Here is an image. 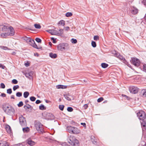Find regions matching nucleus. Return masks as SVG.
<instances>
[{
    "instance_id": "nucleus-1",
    "label": "nucleus",
    "mask_w": 146,
    "mask_h": 146,
    "mask_svg": "<svg viewBox=\"0 0 146 146\" xmlns=\"http://www.w3.org/2000/svg\"><path fill=\"white\" fill-rule=\"evenodd\" d=\"M137 116L139 117V119L141 121V125L143 126L145 129H146V124L145 123L143 124V122H144V119L145 117V114L144 111H140L138 112L137 114Z\"/></svg>"
},
{
    "instance_id": "nucleus-36",
    "label": "nucleus",
    "mask_w": 146,
    "mask_h": 146,
    "mask_svg": "<svg viewBox=\"0 0 146 146\" xmlns=\"http://www.w3.org/2000/svg\"><path fill=\"white\" fill-rule=\"evenodd\" d=\"M64 106L63 105H60L59 106V109L61 111H63L64 108Z\"/></svg>"
},
{
    "instance_id": "nucleus-19",
    "label": "nucleus",
    "mask_w": 146,
    "mask_h": 146,
    "mask_svg": "<svg viewBox=\"0 0 146 146\" xmlns=\"http://www.w3.org/2000/svg\"><path fill=\"white\" fill-rule=\"evenodd\" d=\"M23 130L24 133H28L30 129L28 127H23Z\"/></svg>"
},
{
    "instance_id": "nucleus-7",
    "label": "nucleus",
    "mask_w": 146,
    "mask_h": 146,
    "mask_svg": "<svg viewBox=\"0 0 146 146\" xmlns=\"http://www.w3.org/2000/svg\"><path fill=\"white\" fill-rule=\"evenodd\" d=\"M27 41V43H29L32 46L36 49H41L42 48L41 46L38 47L35 44L34 40L30 38H28Z\"/></svg>"
},
{
    "instance_id": "nucleus-51",
    "label": "nucleus",
    "mask_w": 146,
    "mask_h": 146,
    "mask_svg": "<svg viewBox=\"0 0 146 146\" xmlns=\"http://www.w3.org/2000/svg\"><path fill=\"white\" fill-rule=\"evenodd\" d=\"M99 36H95L94 37V40H97L99 39Z\"/></svg>"
},
{
    "instance_id": "nucleus-14",
    "label": "nucleus",
    "mask_w": 146,
    "mask_h": 146,
    "mask_svg": "<svg viewBox=\"0 0 146 146\" xmlns=\"http://www.w3.org/2000/svg\"><path fill=\"white\" fill-rule=\"evenodd\" d=\"M27 143L31 146H33L35 144V143L30 139H28L27 140Z\"/></svg>"
},
{
    "instance_id": "nucleus-9",
    "label": "nucleus",
    "mask_w": 146,
    "mask_h": 146,
    "mask_svg": "<svg viewBox=\"0 0 146 146\" xmlns=\"http://www.w3.org/2000/svg\"><path fill=\"white\" fill-rule=\"evenodd\" d=\"M131 62L133 65L136 67H137L140 65V62L139 60L136 58H132Z\"/></svg>"
},
{
    "instance_id": "nucleus-41",
    "label": "nucleus",
    "mask_w": 146,
    "mask_h": 146,
    "mask_svg": "<svg viewBox=\"0 0 146 146\" xmlns=\"http://www.w3.org/2000/svg\"><path fill=\"white\" fill-rule=\"evenodd\" d=\"M35 40L38 43H40L41 42V40L39 38H36L35 39Z\"/></svg>"
},
{
    "instance_id": "nucleus-21",
    "label": "nucleus",
    "mask_w": 146,
    "mask_h": 146,
    "mask_svg": "<svg viewBox=\"0 0 146 146\" xmlns=\"http://www.w3.org/2000/svg\"><path fill=\"white\" fill-rule=\"evenodd\" d=\"M39 108L40 110H45L46 109V107L42 104H41V105L39 106Z\"/></svg>"
},
{
    "instance_id": "nucleus-63",
    "label": "nucleus",
    "mask_w": 146,
    "mask_h": 146,
    "mask_svg": "<svg viewBox=\"0 0 146 146\" xmlns=\"http://www.w3.org/2000/svg\"><path fill=\"white\" fill-rule=\"evenodd\" d=\"M119 58L120 59L122 60L123 61V58H124V57H123V56H120Z\"/></svg>"
},
{
    "instance_id": "nucleus-11",
    "label": "nucleus",
    "mask_w": 146,
    "mask_h": 146,
    "mask_svg": "<svg viewBox=\"0 0 146 146\" xmlns=\"http://www.w3.org/2000/svg\"><path fill=\"white\" fill-rule=\"evenodd\" d=\"M130 11L131 13L134 15L137 14L138 13L137 9L134 7H131Z\"/></svg>"
},
{
    "instance_id": "nucleus-46",
    "label": "nucleus",
    "mask_w": 146,
    "mask_h": 146,
    "mask_svg": "<svg viewBox=\"0 0 146 146\" xmlns=\"http://www.w3.org/2000/svg\"><path fill=\"white\" fill-rule=\"evenodd\" d=\"M12 92V90L11 88H9L7 90V93L8 94H10Z\"/></svg>"
},
{
    "instance_id": "nucleus-55",
    "label": "nucleus",
    "mask_w": 146,
    "mask_h": 146,
    "mask_svg": "<svg viewBox=\"0 0 146 146\" xmlns=\"http://www.w3.org/2000/svg\"><path fill=\"white\" fill-rule=\"evenodd\" d=\"M5 67V66L2 65L1 64H0V68H1L3 69H4Z\"/></svg>"
},
{
    "instance_id": "nucleus-38",
    "label": "nucleus",
    "mask_w": 146,
    "mask_h": 146,
    "mask_svg": "<svg viewBox=\"0 0 146 146\" xmlns=\"http://www.w3.org/2000/svg\"><path fill=\"white\" fill-rule=\"evenodd\" d=\"M19 88V86L18 85L15 86H13V89L14 91H15L17 89H18Z\"/></svg>"
},
{
    "instance_id": "nucleus-53",
    "label": "nucleus",
    "mask_w": 146,
    "mask_h": 146,
    "mask_svg": "<svg viewBox=\"0 0 146 146\" xmlns=\"http://www.w3.org/2000/svg\"><path fill=\"white\" fill-rule=\"evenodd\" d=\"M88 107V106L87 104H85L83 106V107L85 109H86Z\"/></svg>"
},
{
    "instance_id": "nucleus-17",
    "label": "nucleus",
    "mask_w": 146,
    "mask_h": 146,
    "mask_svg": "<svg viewBox=\"0 0 146 146\" xmlns=\"http://www.w3.org/2000/svg\"><path fill=\"white\" fill-rule=\"evenodd\" d=\"M9 36V33H3L1 34V36L3 38H6L8 36Z\"/></svg>"
},
{
    "instance_id": "nucleus-37",
    "label": "nucleus",
    "mask_w": 146,
    "mask_h": 146,
    "mask_svg": "<svg viewBox=\"0 0 146 146\" xmlns=\"http://www.w3.org/2000/svg\"><path fill=\"white\" fill-rule=\"evenodd\" d=\"M64 87V86H63L62 85H59L57 86L56 87L58 89H63L64 88H63Z\"/></svg>"
},
{
    "instance_id": "nucleus-44",
    "label": "nucleus",
    "mask_w": 146,
    "mask_h": 146,
    "mask_svg": "<svg viewBox=\"0 0 146 146\" xmlns=\"http://www.w3.org/2000/svg\"><path fill=\"white\" fill-rule=\"evenodd\" d=\"M71 41L72 43H74V44L76 43L77 42V40L76 39H74V38H72L71 40Z\"/></svg>"
},
{
    "instance_id": "nucleus-60",
    "label": "nucleus",
    "mask_w": 146,
    "mask_h": 146,
    "mask_svg": "<svg viewBox=\"0 0 146 146\" xmlns=\"http://www.w3.org/2000/svg\"><path fill=\"white\" fill-rule=\"evenodd\" d=\"M48 116H50L52 117V118H53V115L52 114L50 113H48Z\"/></svg>"
},
{
    "instance_id": "nucleus-8",
    "label": "nucleus",
    "mask_w": 146,
    "mask_h": 146,
    "mask_svg": "<svg viewBox=\"0 0 146 146\" xmlns=\"http://www.w3.org/2000/svg\"><path fill=\"white\" fill-rule=\"evenodd\" d=\"M20 125L22 127H25L27 125L26 119L22 115L20 116L19 118Z\"/></svg>"
},
{
    "instance_id": "nucleus-57",
    "label": "nucleus",
    "mask_w": 146,
    "mask_h": 146,
    "mask_svg": "<svg viewBox=\"0 0 146 146\" xmlns=\"http://www.w3.org/2000/svg\"><path fill=\"white\" fill-rule=\"evenodd\" d=\"M0 96L2 97H5L6 96V94H5V93H3L1 94Z\"/></svg>"
},
{
    "instance_id": "nucleus-43",
    "label": "nucleus",
    "mask_w": 146,
    "mask_h": 146,
    "mask_svg": "<svg viewBox=\"0 0 146 146\" xmlns=\"http://www.w3.org/2000/svg\"><path fill=\"white\" fill-rule=\"evenodd\" d=\"M18 106L19 107H21L23 105V102L21 101L19 102V103L17 104Z\"/></svg>"
},
{
    "instance_id": "nucleus-6",
    "label": "nucleus",
    "mask_w": 146,
    "mask_h": 146,
    "mask_svg": "<svg viewBox=\"0 0 146 146\" xmlns=\"http://www.w3.org/2000/svg\"><path fill=\"white\" fill-rule=\"evenodd\" d=\"M35 125L36 129L39 133H42L43 131L42 125L40 122L38 121H36L35 122Z\"/></svg>"
},
{
    "instance_id": "nucleus-3",
    "label": "nucleus",
    "mask_w": 146,
    "mask_h": 146,
    "mask_svg": "<svg viewBox=\"0 0 146 146\" xmlns=\"http://www.w3.org/2000/svg\"><path fill=\"white\" fill-rule=\"evenodd\" d=\"M67 140L68 143L72 145L78 146L79 145V141L73 136H70L68 137Z\"/></svg>"
},
{
    "instance_id": "nucleus-25",
    "label": "nucleus",
    "mask_w": 146,
    "mask_h": 146,
    "mask_svg": "<svg viewBox=\"0 0 146 146\" xmlns=\"http://www.w3.org/2000/svg\"><path fill=\"white\" fill-rule=\"evenodd\" d=\"M102 67L103 68H106L108 67V64H107L105 63H103L101 64Z\"/></svg>"
},
{
    "instance_id": "nucleus-5",
    "label": "nucleus",
    "mask_w": 146,
    "mask_h": 146,
    "mask_svg": "<svg viewBox=\"0 0 146 146\" xmlns=\"http://www.w3.org/2000/svg\"><path fill=\"white\" fill-rule=\"evenodd\" d=\"M69 48V44L66 43L60 44L57 46L58 49L61 51H64L65 50H67Z\"/></svg>"
},
{
    "instance_id": "nucleus-30",
    "label": "nucleus",
    "mask_w": 146,
    "mask_h": 146,
    "mask_svg": "<svg viewBox=\"0 0 146 146\" xmlns=\"http://www.w3.org/2000/svg\"><path fill=\"white\" fill-rule=\"evenodd\" d=\"M63 29H60L59 30V31H58V35H62L63 33Z\"/></svg>"
},
{
    "instance_id": "nucleus-40",
    "label": "nucleus",
    "mask_w": 146,
    "mask_h": 146,
    "mask_svg": "<svg viewBox=\"0 0 146 146\" xmlns=\"http://www.w3.org/2000/svg\"><path fill=\"white\" fill-rule=\"evenodd\" d=\"M67 110L68 111L72 112L73 110V109L71 107H68L67 108Z\"/></svg>"
},
{
    "instance_id": "nucleus-18",
    "label": "nucleus",
    "mask_w": 146,
    "mask_h": 146,
    "mask_svg": "<svg viewBox=\"0 0 146 146\" xmlns=\"http://www.w3.org/2000/svg\"><path fill=\"white\" fill-rule=\"evenodd\" d=\"M49 56L52 58H55L57 57V55L56 54H53L52 53H50L49 54Z\"/></svg>"
},
{
    "instance_id": "nucleus-58",
    "label": "nucleus",
    "mask_w": 146,
    "mask_h": 146,
    "mask_svg": "<svg viewBox=\"0 0 146 146\" xmlns=\"http://www.w3.org/2000/svg\"><path fill=\"white\" fill-rule=\"evenodd\" d=\"M51 39L53 40V43H55L56 42V41L55 39L54 38H53V37Z\"/></svg>"
},
{
    "instance_id": "nucleus-39",
    "label": "nucleus",
    "mask_w": 146,
    "mask_h": 146,
    "mask_svg": "<svg viewBox=\"0 0 146 146\" xmlns=\"http://www.w3.org/2000/svg\"><path fill=\"white\" fill-rule=\"evenodd\" d=\"M0 47L3 49V50H9L10 49H9L8 48H7V47H6V46H0Z\"/></svg>"
},
{
    "instance_id": "nucleus-24",
    "label": "nucleus",
    "mask_w": 146,
    "mask_h": 146,
    "mask_svg": "<svg viewBox=\"0 0 146 146\" xmlns=\"http://www.w3.org/2000/svg\"><path fill=\"white\" fill-rule=\"evenodd\" d=\"M29 93L28 92H25L24 93L23 96L25 98H27L29 95Z\"/></svg>"
},
{
    "instance_id": "nucleus-45",
    "label": "nucleus",
    "mask_w": 146,
    "mask_h": 146,
    "mask_svg": "<svg viewBox=\"0 0 146 146\" xmlns=\"http://www.w3.org/2000/svg\"><path fill=\"white\" fill-rule=\"evenodd\" d=\"M58 31L54 30L53 35H58Z\"/></svg>"
},
{
    "instance_id": "nucleus-47",
    "label": "nucleus",
    "mask_w": 146,
    "mask_h": 146,
    "mask_svg": "<svg viewBox=\"0 0 146 146\" xmlns=\"http://www.w3.org/2000/svg\"><path fill=\"white\" fill-rule=\"evenodd\" d=\"M104 100V98L102 97H100L98 98L97 100V101L98 102H100Z\"/></svg>"
},
{
    "instance_id": "nucleus-31",
    "label": "nucleus",
    "mask_w": 146,
    "mask_h": 146,
    "mask_svg": "<svg viewBox=\"0 0 146 146\" xmlns=\"http://www.w3.org/2000/svg\"><path fill=\"white\" fill-rule=\"evenodd\" d=\"M72 15V13L71 12H68L66 14V17H70Z\"/></svg>"
},
{
    "instance_id": "nucleus-64",
    "label": "nucleus",
    "mask_w": 146,
    "mask_h": 146,
    "mask_svg": "<svg viewBox=\"0 0 146 146\" xmlns=\"http://www.w3.org/2000/svg\"><path fill=\"white\" fill-rule=\"evenodd\" d=\"M11 99H15L14 96V95H11Z\"/></svg>"
},
{
    "instance_id": "nucleus-32",
    "label": "nucleus",
    "mask_w": 146,
    "mask_h": 146,
    "mask_svg": "<svg viewBox=\"0 0 146 146\" xmlns=\"http://www.w3.org/2000/svg\"><path fill=\"white\" fill-rule=\"evenodd\" d=\"M22 93L21 92H18L16 94V96L18 97H20L22 96Z\"/></svg>"
},
{
    "instance_id": "nucleus-34",
    "label": "nucleus",
    "mask_w": 146,
    "mask_h": 146,
    "mask_svg": "<svg viewBox=\"0 0 146 146\" xmlns=\"http://www.w3.org/2000/svg\"><path fill=\"white\" fill-rule=\"evenodd\" d=\"M30 100L32 102L35 101L36 99V98L34 96H31L30 98Z\"/></svg>"
},
{
    "instance_id": "nucleus-26",
    "label": "nucleus",
    "mask_w": 146,
    "mask_h": 146,
    "mask_svg": "<svg viewBox=\"0 0 146 146\" xmlns=\"http://www.w3.org/2000/svg\"><path fill=\"white\" fill-rule=\"evenodd\" d=\"M123 58V62L125 64L127 65L129 67H130L129 66H130L128 62L126 61V60L125 59V58Z\"/></svg>"
},
{
    "instance_id": "nucleus-61",
    "label": "nucleus",
    "mask_w": 146,
    "mask_h": 146,
    "mask_svg": "<svg viewBox=\"0 0 146 146\" xmlns=\"http://www.w3.org/2000/svg\"><path fill=\"white\" fill-rule=\"evenodd\" d=\"M81 124L83 125L84 127H85L86 126V123H81Z\"/></svg>"
},
{
    "instance_id": "nucleus-16",
    "label": "nucleus",
    "mask_w": 146,
    "mask_h": 146,
    "mask_svg": "<svg viewBox=\"0 0 146 146\" xmlns=\"http://www.w3.org/2000/svg\"><path fill=\"white\" fill-rule=\"evenodd\" d=\"M91 140L94 144L95 145L97 144V139L94 136H92L91 137Z\"/></svg>"
},
{
    "instance_id": "nucleus-52",
    "label": "nucleus",
    "mask_w": 146,
    "mask_h": 146,
    "mask_svg": "<svg viewBox=\"0 0 146 146\" xmlns=\"http://www.w3.org/2000/svg\"><path fill=\"white\" fill-rule=\"evenodd\" d=\"M142 3L143 5L146 7V0H143Z\"/></svg>"
},
{
    "instance_id": "nucleus-54",
    "label": "nucleus",
    "mask_w": 146,
    "mask_h": 146,
    "mask_svg": "<svg viewBox=\"0 0 146 146\" xmlns=\"http://www.w3.org/2000/svg\"><path fill=\"white\" fill-rule=\"evenodd\" d=\"M23 145L21 143H18L17 144H15L14 146H23Z\"/></svg>"
},
{
    "instance_id": "nucleus-22",
    "label": "nucleus",
    "mask_w": 146,
    "mask_h": 146,
    "mask_svg": "<svg viewBox=\"0 0 146 146\" xmlns=\"http://www.w3.org/2000/svg\"><path fill=\"white\" fill-rule=\"evenodd\" d=\"M61 25L63 26H64L65 25V22L63 20H62L59 22L58 23V25Z\"/></svg>"
},
{
    "instance_id": "nucleus-15",
    "label": "nucleus",
    "mask_w": 146,
    "mask_h": 146,
    "mask_svg": "<svg viewBox=\"0 0 146 146\" xmlns=\"http://www.w3.org/2000/svg\"><path fill=\"white\" fill-rule=\"evenodd\" d=\"M64 96L65 98L69 101H71L72 100H73L74 99L70 95H67L66 94V95H64Z\"/></svg>"
},
{
    "instance_id": "nucleus-23",
    "label": "nucleus",
    "mask_w": 146,
    "mask_h": 146,
    "mask_svg": "<svg viewBox=\"0 0 146 146\" xmlns=\"http://www.w3.org/2000/svg\"><path fill=\"white\" fill-rule=\"evenodd\" d=\"M9 28V27L7 26L4 25L2 28L3 31H7V30Z\"/></svg>"
},
{
    "instance_id": "nucleus-10",
    "label": "nucleus",
    "mask_w": 146,
    "mask_h": 146,
    "mask_svg": "<svg viewBox=\"0 0 146 146\" xmlns=\"http://www.w3.org/2000/svg\"><path fill=\"white\" fill-rule=\"evenodd\" d=\"M138 90V88L137 87L135 86L130 87L129 88V90L130 92L134 94L137 93Z\"/></svg>"
},
{
    "instance_id": "nucleus-4",
    "label": "nucleus",
    "mask_w": 146,
    "mask_h": 146,
    "mask_svg": "<svg viewBox=\"0 0 146 146\" xmlns=\"http://www.w3.org/2000/svg\"><path fill=\"white\" fill-rule=\"evenodd\" d=\"M66 130L71 133L78 134L80 132V131L76 127L68 126L66 127Z\"/></svg>"
},
{
    "instance_id": "nucleus-12",
    "label": "nucleus",
    "mask_w": 146,
    "mask_h": 146,
    "mask_svg": "<svg viewBox=\"0 0 146 146\" xmlns=\"http://www.w3.org/2000/svg\"><path fill=\"white\" fill-rule=\"evenodd\" d=\"M33 74V72L31 71L29 73H26L25 74V76L27 77L28 78L30 79H31L32 78V75Z\"/></svg>"
},
{
    "instance_id": "nucleus-56",
    "label": "nucleus",
    "mask_w": 146,
    "mask_h": 146,
    "mask_svg": "<svg viewBox=\"0 0 146 146\" xmlns=\"http://www.w3.org/2000/svg\"><path fill=\"white\" fill-rule=\"evenodd\" d=\"M41 102V101L40 100H38L36 101L35 103L36 104H38L40 103Z\"/></svg>"
},
{
    "instance_id": "nucleus-28",
    "label": "nucleus",
    "mask_w": 146,
    "mask_h": 146,
    "mask_svg": "<svg viewBox=\"0 0 146 146\" xmlns=\"http://www.w3.org/2000/svg\"><path fill=\"white\" fill-rule=\"evenodd\" d=\"M141 92L142 93L143 97H146V89L142 90Z\"/></svg>"
},
{
    "instance_id": "nucleus-13",
    "label": "nucleus",
    "mask_w": 146,
    "mask_h": 146,
    "mask_svg": "<svg viewBox=\"0 0 146 146\" xmlns=\"http://www.w3.org/2000/svg\"><path fill=\"white\" fill-rule=\"evenodd\" d=\"M9 29L10 30V32L9 33V35L10 36H13L15 34L14 30L13 28L12 27H9Z\"/></svg>"
},
{
    "instance_id": "nucleus-49",
    "label": "nucleus",
    "mask_w": 146,
    "mask_h": 146,
    "mask_svg": "<svg viewBox=\"0 0 146 146\" xmlns=\"http://www.w3.org/2000/svg\"><path fill=\"white\" fill-rule=\"evenodd\" d=\"M12 82L13 84H16L17 83L18 81L17 80L14 79L12 80Z\"/></svg>"
},
{
    "instance_id": "nucleus-29",
    "label": "nucleus",
    "mask_w": 146,
    "mask_h": 146,
    "mask_svg": "<svg viewBox=\"0 0 146 146\" xmlns=\"http://www.w3.org/2000/svg\"><path fill=\"white\" fill-rule=\"evenodd\" d=\"M34 26L35 28L37 29H40L41 27L39 24H35L34 25Z\"/></svg>"
},
{
    "instance_id": "nucleus-33",
    "label": "nucleus",
    "mask_w": 146,
    "mask_h": 146,
    "mask_svg": "<svg viewBox=\"0 0 146 146\" xmlns=\"http://www.w3.org/2000/svg\"><path fill=\"white\" fill-rule=\"evenodd\" d=\"M46 31L50 33L52 35H53V32H54V30H46Z\"/></svg>"
},
{
    "instance_id": "nucleus-62",
    "label": "nucleus",
    "mask_w": 146,
    "mask_h": 146,
    "mask_svg": "<svg viewBox=\"0 0 146 146\" xmlns=\"http://www.w3.org/2000/svg\"><path fill=\"white\" fill-rule=\"evenodd\" d=\"M25 66L26 67H28L29 66V64L28 63H25Z\"/></svg>"
},
{
    "instance_id": "nucleus-50",
    "label": "nucleus",
    "mask_w": 146,
    "mask_h": 146,
    "mask_svg": "<svg viewBox=\"0 0 146 146\" xmlns=\"http://www.w3.org/2000/svg\"><path fill=\"white\" fill-rule=\"evenodd\" d=\"M0 86L1 88H2L4 89L5 88V84L3 83H1V84Z\"/></svg>"
},
{
    "instance_id": "nucleus-59",
    "label": "nucleus",
    "mask_w": 146,
    "mask_h": 146,
    "mask_svg": "<svg viewBox=\"0 0 146 146\" xmlns=\"http://www.w3.org/2000/svg\"><path fill=\"white\" fill-rule=\"evenodd\" d=\"M65 28L66 31H68L70 29V28L69 27H65Z\"/></svg>"
},
{
    "instance_id": "nucleus-35",
    "label": "nucleus",
    "mask_w": 146,
    "mask_h": 146,
    "mask_svg": "<svg viewBox=\"0 0 146 146\" xmlns=\"http://www.w3.org/2000/svg\"><path fill=\"white\" fill-rule=\"evenodd\" d=\"M92 45L93 47H95L96 46V42L94 41H92Z\"/></svg>"
},
{
    "instance_id": "nucleus-27",
    "label": "nucleus",
    "mask_w": 146,
    "mask_h": 146,
    "mask_svg": "<svg viewBox=\"0 0 146 146\" xmlns=\"http://www.w3.org/2000/svg\"><path fill=\"white\" fill-rule=\"evenodd\" d=\"M31 106L29 104H27L26 105H25L24 106V108L26 110H27V109H30L31 108Z\"/></svg>"
},
{
    "instance_id": "nucleus-48",
    "label": "nucleus",
    "mask_w": 146,
    "mask_h": 146,
    "mask_svg": "<svg viewBox=\"0 0 146 146\" xmlns=\"http://www.w3.org/2000/svg\"><path fill=\"white\" fill-rule=\"evenodd\" d=\"M143 70L146 72V64H144L143 66Z\"/></svg>"
},
{
    "instance_id": "nucleus-20",
    "label": "nucleus",
    "mask_w": 146,
    "mask_h": 146,
    "mask_svg": "<svg viewBox=\"0 0 146 146\" xmlns=\"http://www.w3.org/2000/svg\"><path fill=\"white\" fill-rule=\"evenodd\" d=\"M0 146H8L7 143L5 141H3L0 143Z\"/></svg>"
},
{
    "instance_id": "nucleus-42",
    "label": "nucleus",
    "mask_w": 146,
    "mask_h": 146,
    "mask_svg": "<svg viewBox=\"0 0 146 146\" xmlns=\"http://www.w3.org/2000/svg\"><path fill=\"white\" fill-rule=\"evenodd\" d=\"M7 129H6L7 132L9 133H10L11 132V128L10 126H8V127H7Z\"/></svg>"
},
{
    "instance_id": "nucleus-2",
    "label": "nucleus",
    "mask_w": 146,
    "mask_h": 146,
    "mask_svg": "<svg viewBox=\"0 0 146 146\" xmlns=\"http://www.w3.org/2000/svg\"><path fill=\"white\" fill-rule=\"evenodd\" d=\"M3 110L8 115H12L15 113L14 108L9 105H5L3 107Z\"/></svg>"
}]
</instances>
